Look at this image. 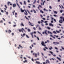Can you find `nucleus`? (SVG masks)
<instances>
[{
	"instance_id": "nucleus-1",
	"label": "nucleus",
	"mask_w": 64,
	"mask_h": 64,
	"mask_svg": "<svg viewBox=\"0 0 64 64\" xmlns=\"http://www.w3.org/2000/svg\"><path fill=\"white\" fill-rule=\"evenodd\" d=\"M19 31L20 32H22V33H24L23 32V31H25V30H24V29L23 28H22V30H19Z\"/></svg>"
},
{
	"instance_id": "nucleus-2",
	"label": "nucleus",
	"mask_w": 64,
	"mask_h": 64,
	"mask_svg": "<svg viewBox=\"0 0 64 64\" xmlns=\"http://www.w3.org/2000/svg\"><path fill=\"white\" fill-rule=\"evenodd\" d=\"M53 44L54 45H59L60 44V43L59 42H53Z\"/></svg>"
},
{
	"instance_id": "nucleus-3",
	"label": "nucleus",
	"mask_w": 64,
	"mask_h": 64,
	"mask_svg": "<svg viewBox=\"0 0 64 64\" xmlns=\"http://www.w3.org/2000/svg\"><path fill=\"white\" fill-rule=\"evenodd\" d=\"M46 64H50V61H49V60H46Z\"/></svg>"
},
{
	"instance_id": "nucleus-4",
	"label": "nucleus",
	"mask_w": 64,
	"mask_h": 64,
	"mask_svg": "<svg viewBox=\"0 0 64 64\" xmlns=\"http://www.w3.org/2000/svg\"><path fill=\"white\" fill-rule=\"evenodd\" d=\"M41 44L42 46L46 47V45L45 44V43L44 42H42L41 43Z\"/></svg>"
},
{
	"instance_id": "nucleus-5",
	"label": "nucleus",
	"mask_w": 64,
	"mask_h": 64,
	"mask_svg": "<svg viewBox=\"0 0 64 64\" xmlns=\"http://www.w3.org/2000/svg\"><path fill=\"white\" fill-rule=\"evenodd\" d=\"M47 30H46L45 31V32H43L42 33L43 34H45V33L46 35H48V34L47 33Z\"/></svg>"
},
{
	"instance_id": "nucleus-6",
	"label": "nucleus",
	"mask_w": 64,
	"mask_h": 64,
	"mask_svg": "<svg viewBox=\"0 0 64 64\" xmlns=\"http://www.w3.org/2000/svg\"><path fill=\"white\" fill-rule=\"evenodd\" d=\"M34 34V33H33V32H32L30 33V34L31 35H32V38H34V36H33V35Z\"/></svg>"
},
{
	"instance_id": "nucleus-7",
	"label": "nucleus",
	"mask_w": 64,
	"mask_h": 64,
	"mask_svg": "<svg viewBox=\"0 0 64 64\" xmlns=\"http://www.w3.org/2000/svg\"><path fill=\"white\" fill-rule=\"evenodd\" d=\"M24 11L26 13V12H24V15H26V16H27V15H28V13H27V11H26V10H24Z\"/></svg>"
},
{
	"instance_id": "nucleus-8",
	"label": "nucleus",
	"mask_w": 64,
	"mask_h": 64,
	"mask_svg": "<svg viewBox=\"0 0 64 64\" xmlns=\"http://www.w3.org/2000/svg\"><path fill=\"white\" fill-rule=\"evenodd\" d=\"M16 4H17L18 6V7H19V8H20V6H19V5L18 4V0H16Z\"/></svg>"
},
{
	"instance_id": "nucleus-9",
	"label": "nucleus",
	"mask_w": 64,
	"mask_h": 64,
	"mask_svg": "<svg viewBox=\"0 0 64 64\" xmlns=\"http://www.w3.org/2000/svg\"><path fill=\"white\" fill-rule=\"evenodd\" d=\"M17 6H16V4H13V8H15V7H16Z\"/></svg>"
},
{
	"instance_id": "nucleus-10",
	"label": "nucleus",
	"mask_w": 64,
	"mask_h": 64,
	"mask_svg": "<svg viewBox=\"0 0 64 64\" xmlns=\"http://www.w3.org/2000/svg\"><path fill=\"white\" fill-rule=\"evenodd\" d=\"M35 55V56L36 58H37V54H35V53H34L33 54V55Z\"/></svg>"
},
{
	"instance_id": "nucleus-11",
	"label": "nucleus",
	"mask_w": 64,
	"mask_h": 64,
	"mask_svg": "<svg viewBox=\"0 0 64 64\" xmlns=\"http://www.w3.org/2000/svg\"><path fill=\"white\" fill-rule=\"evenodd\" d=\"M46 3V2L45 1H44V2H43V4H42V3H41V4L42 6H43V5H44V3Z\"/></svg>"
},
{
	"instance_id": "nucleus-12",
	"label": "nucleus",
	"mask_w": 64,
	"mask_h": 64,
	"mask_svg": "<svg viewBox=\"0 0 64 64\" xmlns=\"http://www.w3.org/2000/svg\"><path fill=\"white\" fill-rule=\"evenodd\" d=\"M63 22V20H60L59 21V22L60 23H62Z\"/></svg>"
},
{
	"instance_id": "nucleus-13",
	"label": "nucleus",
	"mask_w": 64,
	"mask_h": 64,
	"mask_svg": "<svg viewBox=\"0 0 64 64\" xmlns=\"http://www.w3.org/2000/svg\"><path fill=\"white\" fill-rule=\"evenodd\" d=\"M29 23L30 25V26H34V25H32V24H31L30 22H29Z\"/></svg>"
},
{
	"instance_id": "nucleus-14",
	"label": "nucleus",
	"mask_w": 64,
	"mask_h": 64,
	"mask_svg": "<svg viewBox=\"0 0 64 64\" xmlns=\"http://www.w3.org/2000/svg\"><path fill=\"white\" fill-rule=\"evenodd\" d=\"M60 18L61 20H62L63 19V21L64 22V18H63V17L62 16H61L60 17Z\"/></svg>"
},
{
	"instance_id": "nucleus-15",
	"label": "nucleus",
	"mask_w": 64,
	"mask_h": 64,
	"mask_svg": "<svg viewBox=\"0 0 64 64\" xmlns=\"http://www.w3.org/2000/svg\"><path fill=\"white\" fill-rule=\"evenodd\" d=\"M49 25L50 26H52V27H53V26H54V25L53 24L51 23Z\"/></svg>"
},
{
	"instance_id": "nucleus-16",
	"label": "nucleus",
	"mask_w": 64,
	"mask_h": 64,
	"mask_svg": "<svg viewBox=\"0 0 64 64\" xmlns=\"http://www.w3.org/2000/svg\"><path fill=\"white\" fill-rule=\"evenodd\" d=\"M20 26H23V27H24V25L22 22L21 23V24H20Z\"/></svg>"
},
{
	"instance_id": "nucleus-17",
	"label": "nucleus",
	"mask_w": 64,
	"mask_h": 64,
	"mask_svg": "<svg viewBox=\"0 0 64 64\" xmlns=\"http://www.w3.org/2000/svg\"><path fill=\"white\" fill-rule=\"evenodd\" d=\"M57 59H58V60H59V61H61V58H59L57 57Z\"/></svg>"
},
{
	"instance_id": "nucleus-18",
	"label": "nucleus",
	"mask_w": 64,
	"mask_h": 64,
	"mask_svg": "<svg viewBox=\"0 0 64 64\" xmlns=\"http://www.w3.org/2000/svg\"><path fill=\"white\" fill-rule=\"evenodd\" d=\"M25 35H26V34H23V35L22 34L21 35V36H22V37H24V36H25Z\"/></svg>"
},
{
	"instance_id": "nucleus-19",
	"label": "nucleus",
	"mask_w": 64,
	"mask_h": 64,
	"mask_svg": "<svg viewBox=\"0 0 64 64\" xmlns=\"http://www.w3.org/2000/svg\"><path fill=\"white\" fill-rule=\"evenodd\" d=\"M36 63L37 64H40V62H36Z\"/></svg>"
},
{
	"instance_id": "nucleus-20",
	"label": "nucleus",
	"mask_w": 64,
	"mask_h": 64,
	"mask_svg": "<svg viewBox=\"0 0 64 64\" xmlns=\"http://www.w3.org/2000/svg\"><path fill=\"white\" fill-rule=\"evenodd\" d=\"M25 17L26 18V20H28L29 21V19L28 18H27V17H26V16H25Z\"/></svg>"
},
{
	"instance_id": "nucleus-21",
	"label": "nucleus",
	"mask_w": 64,
	"mask_h": 64,
	"mask_svg": "<svg viewBox=\"0 0 64 64\" xmlns=\"http://www.w3.org/2000/svg\"><path fill=\"white\" fill-rule=\"evenodd\" d=\"M12 32V31L11 30H9L8 31V33H9V34H10V33H11Z\"/></svg>"
},
{
	"instance_id": "nucleus-22",
	"label": "nucleus",
	"mask_w": 64,
	"mask_h": 64,
	"mask_svg": "<svg viewBox=\"0 0 64 64\" xmlns=\"http://www.w3.org/2000/svg\"><path fill=\"white\" fill-rule=\"evenodd\" d=\"M53 11L55 14H57L58 13L56 11H54V10H53Z\"/></svg>"
},
{
	"instance_id": "nucleus-23",
	"label": "nucleus",
	"mask_w": 64,
	"mask_h": 64,
	"mask_svg": "<svg viewBox=\"0 0 64 64\" xmlns=\"http://www.w3.org/2000/svg\"><path fill=\"white\" fill-rule=\"evenodd\" d=\"M21 11L23 13V12H24V10H22V9H21Z\"/></svg>"
},
{
	"instance_id": "nucleus-24",
	"label": "nucleus",
	"mask_w": 64,
	"mask_h": 64,
	"mask_svg": "<svg viewBox=\"0 0 64 64\" xmlns=\"http://www.w3.org/2000/svg\"><path fill=\"white\" fill-rule=\"evenodd\" d=\"M40 12H41V13H42V14H43L44 13V12H43V11L42 10H40Z\"/></svg>"
},
{
	"instance_id": "nucleus-25",
	"label": "nucleus",
	"mask_w": 64,
	"mask_h": 64,
	"mask_svg": "<svg viewBox=\"0 0 64 64\" xmlns=\"http://www.w3.org/2000/svg\"><path fill=\"white\" fill-rule=\"evenodd\" d=\"M40 60V59L39 58H37L36 59H35L34 60L35 61H37V60Z\"/></svg>"
},
{
	"instance_id": "nucleus-26",
	"label": "nucleus",
	"mask_w": 64,
	"mask_h": 64,
	"mask_svg": "<svg viewBox=\"0 0 64 64\" xmlns=\"http://www.w3.org/2000/svg\"><path fill=\"white\" fill-rule=\"evenodd\" d=\"M26 11H27V12H28L29 14H30V15H31V13H30V12H29V10H26Z\"/></svg>"
},
{
	"instance_id": "nucleus-27",
	"label": "nucleus",
	"mask_w": 64,
	"mask_h": 64,
	"mask_svg": "<svg viewBox=\"0 0 64 64\" xmlns=\"http://www.w3.org/2000/svg\"><path fill=\"white\" fill-rule=\"evenodd\" d=\"M19 46L22 49L23 48V47H22V46H21V45H19Z\"/></svg>"
},
{
	"instance_id": "nucleus-28",
	"label": "nucleus",
	"mask_w": 64,
	"mask_h": 64,
	"mask_svg": "<svg viewBox=\"0 0 64 64\" xmlns=\"http://www.w3.org/2000/svg\"><path fill=\"white\" fill-rule=\"evenodd\" d=\"M24 5H26V1L24 2Z\"/></svg>"
},
{
	"instance_id": "nucleus-29",
	"label": "nucleus",
	"mask_w": 64,
	"mask_h": 64,
	"mask_svg": "<svg viewBox=\"0 0 64 64\" xmlns=\"http://www.w3.org/2000/svg\"><path fill=\"white\" fill-rule=\"evenodd\" d=\"M54 17H58V15H54Z\"/></svg>"
},
{
	"instance_id": "nucleus-30",
	"label": "nucleus",
	"mask_w": 64,
	"mask_h": 64,
	"mask_svg": "<svg viewBox=\"0 0 64 64\" xmlns=\"http://www.w3.org/2000/svg\"><path fill=\"white\" fill-rule=\"evenodd\" d=\"M27 60H25V61L24 62V63H27Z\"/></svg>"
},
{
	"instance_id": "nucleus-31",
	"label": "nucleus",
	"mask_w": 64,
	"mask_h": 64,
	"mask_svg": "<svg viewBox=\"0 0 64 64\" xmlns=\"http://www.w3.org/2000/svg\"><path fill=\"white\" fill-rule=\"evenodd\" d=\"M52 49H53V48H52V47L51 46L50 47V48H49V49L50 50H52Z\"/></svg>"
},
{
	"instance_id": "nucleus-32",
	"label": "nucleus",
	"mask_w": 64,
	"mask_h": 64,
	"mask_svg": "<svg viewBox=\"0 0 64 64\" xmlns=\"http://www.w3.org/2000/svg\"><path fill=\"white\" fill-rule=\"evenodd\" d=\"M15 10H14V12H12L13 14L14 15V13H15Z\"/></svg>"
},
{
	"instance_id": "nucleus-33",
	"label": "nucleus",
	"mask_w": 64,
	"mask_h": 64,
	"mask_svg": "<svg viewBox=\"0 0 64 64\" xmlns=\"http://www.w3.org/2000/svg\"><path fill=\"white\" fill-rule=\"evenodd\" d=\"M33 11L34 12V13H36V11H35V10H33Z\"/></svg>"
},
{
	"instance_id": "nucleus-34",
	"label": "nucleus",
	"mask_w": 64,
	"mask_h": 64,
	"mask_svg": "<svg viewBox=\"0 0 64 64\" xmlns=\"http://www.w3.org/2000/svg\"><path fill=\"white\" fill-rule=\"evenodd\" d=\"M28 32H31V30H30L29 29H28Z\"/></svg>"
},
{
	"instance_id": "nucleus-35",
	"label": "nucleus",
	"mask_w": 64,
	"mask_h": 64,
	"mask_svg": "<svg viewBox=\"0 0 64 64\" xmlns=\"http://www.w3.org/2000/svg\"><path fill=\"white\" fill-rule=\"evenodd\" d=\"M50 52V53H51V54H52V55H53V52Z\"/></svg>"
},
{
	"instance_id": "nucleus-36",
	"label": "nucleus",
	"mask_w": 64,
	"mask_h": 64,
	"mask_svg": "<svg viewBox=\"0 0 64 64\" xmlns=\"http://www.w3.org/2000/svg\"><path fill=\"white\" fill-rule=\"evenodd\" d=\"M36 0H35L34 2L33 3V4H34L36 3Z\"/></svg>"
},
{
	"instance_id": "nucleus-37",
	"label": "nucleus",
	"mask_w": 64,
	"mask_h": 64,
	"mask_svg": "<svg viewBox=\"0 0 64 64\" xmlns=\"http://www.w3.org/2000/svg\"><path fill=\"white\" fill-rule=\"evenodd\" d=\"M10 2H8V6H9V4H10Z\"/></svg>"
},
{
	"instance_id": "nucleus-38",
	"label": "nucleus",
	"mask_w": 64,
	"mask_h": 64,
	"mask_svg": "<svg viewBox=\"0 0 64 64\" xmlns=\"http://www.w3.org/2000/svg\"><path fill=\"white\" fill-rule=\"evenodd\" d=\"M41 21L42 22H41L42 24H43V23L44 22V21L43 20H42Z\"/></svg>"
},
{
	"instance_id": "nucleus-39",
	"label": "nucleus",
	"mask_w": 64,
	"mask_h": 64,
	"mask_svg": "<svg viewBox=\"0 0 64 64\" xmlns=\"http://www.w3.org/2000/svg\"><path fill=\"white\" fill-rule=\"evenodd\" d=\"M26 37L27 38H29V36H28L27 35H26Z\"/></svg>"
},
{
	"instance_id": "nucleus-40",
	"label": "nucleus",
	"mask_w": 64,
	"mask_h": 64,
	"mask_svg": "<svg viewBox=\"0 0 64 64\" xmlns=\"http://www.w3.org/2000/svg\"><path fill=\"white\" fill-rule=\"evenodd\" d=\"M39 30H41V31H42V29H41V28H39Z\"/></svg>"
},
{
	"instance_id": "nucleus-41",
	"label": "nucleus",
	"mask_w": 64,
	"mask_h": 64,
	"mask_svg": "<svg viewBox=\"0 0 64 64\" xmlns=\"http://www.w3.org/2000/svg\"><path fill=\"white\" fill-rule=\"evenodd\" d=\"M37 39H38V41H39V40H40V39H39V38L37 37Z\"/></svg>"
},
{
	"instance_id": "nucleus-42",
	"label": "nucleus",
	"mask_w": 64,
	"mask_h": 64,
	"mask_svg": "<svg viewBox=\"0 0 64 64\" xmlns=\"http://www.w3.org/2000/svg\"><path fill=\"white\" fill-rule=\"evenodd\" d=\"M33 29L34 30H36V28H33Z\"/></svg>"
},
{
	"instance_id": "nucleus-43",
	"label": "nucleus",
	"mask_w": 64,
	"mask_h": 64,
	"mask_svg": "<svg viewBox=\"0 0 64 64\" xmlns=\"http://www.w3.org/2000/svg\"><path fill=\"white\" fill-rule=\"evenodd\" d=\"M53 33H54V34H57V33H56V32L55 31L53 32Z\"/></svg>"
},
{
	"instance_id": "nucleus-44",
	"label": "nucleus",
	"mask_w": 64,
	"mask_h": 64,
	"mask_svg": "<svg viewBox=\"0 0 64 64\" xmlns=\"http://www.w3.org/2000/svg\"><path fill=\"white\" fill-rule=\"evenodd\" d=\"M12 36H14V33H13L12 34Z\"/></svg>"
},
{
	"instance_id": "nucleus-45",
	"label": "nucleus",
	"mask_w": 64,
	"mask_h": 64,
	"mask_svg": "<svg viewBox=\"0 0 64 64\" xmlns=\"http://www.w3.org/2000/svg\"><path fill=\"white\" fill-rule=\"evenodd\" d=\"M32 61H33V62H34V59H33V58H32Z\"/></svg>"
},
{
	"instance_id": "nucleus-46",
	"label": "nucleus",
	"mask_w": 64,
	"mask_h": 64,
	"mask_svg": "<svg viewBox=\"0 0 64 64\" xmlns=\"http://www.w3.org/2000/svg\"><path fill=\"white\" fill-rule=\"evenodd\" d=\"M44 48L46 49H47V50H48V48H47V47H45Z\"/></svg>"
},
{
	"instance_id": "nucleus-47",
	"label": "nucleus",
	"mask_w": 64,
	"mask_h": 64,
	"mask_svg": "<svg viewBox=\"0 0 64 64\" xmlns=\"http://www.w3.org/2000/svg\"><path fill=\"white\" fill-rule=\"evenodd\" d=\"M2 19H3V20H4V21H6V20H5L4 19V18H2Z\"/></svg>"
},
{
	"instance_id": "nucleus-48",
	"label": "nucleus",
	"mask_w": 64,
	"mask_h": 64,
	"mask_svg": "<svg viewBox=\"0 0 64 64\" xmlns=\"http://www.w3.org/2000/svg\"><path fill=\"white\" fill-rule=\"evenodd\" d=\"M0 23H3V21L2 20L1 21H0Z\"/></svg>"
},
{
	"instance_id": "nucleus-49",
	"label": "nucleus",
	"mask_w": 64,
	"mask_h": 64,
	"mask_svg": "<svg viewBox=\"0 0 64 64\" xmlns=\"http://www.w3.org/2000/svg\"><path fill=\"white\" fill-rule=\"evenodd\" d=\"M62 49L63 50H64V48H63V46L62 47Z\"/></svg>"
},
{
	"instance_id": "nucleus-50",
	"label": "nucleus",
	"mask_w": 64,
	"mask_h": 64,
	"mask_svg": "<svg viewBox=\"0 0 64 64\" xmlns=\"http://www.w3.org/2000/svg\"><path fill=\"white\" fill-rule=\"evenodd\" d=\"M49 8H50V9H51L52 8L51 6H50V7H49Z\"/></svg>"
},
{
	"instance_id": "nucleus-51",
	"label": "nucleus",
	"mask_w": 64,
	"mask_h": 64,
	"mask_svg": "<svg viewBox=\"0 0 64 64\" xmlns=\"http://www.w3.org/2000/svg\"><path fill=\"white\" fill-rule=\"evenodd\" d=\"M53 55L54 56V57H56V55L55 54H53Z\"/></svg>"
},
{
	"instance_id": "nucleus-52",
	"label": "nucleus",
	"mask_w": 64,
	"mask_h": 64,
	"mask_svg": "<svg viewBox=\"0 0 64 64\" xmlns=\"http://www.w3.org/2000/svg\"><path fill=\"white\" fill-rule=\"evenodd\" d=\"M48 29H49V30H50V29H51V28H50L49 27H48Z\"/></svg>"
},
{
	"instance_id": "nucleus-53",
	"label": "nucleus",
	"mask_w": 64,
	"mask_h": 64,
	"mask_svg": "<svg viewBox=\"0 0 64 64\" xmlns=\"http://www.w3.org/2000/svg\"><path fill=\"white\" fill-rule=\"evenodd\" d=\"M1 12H2V13H4V11L3 10H2L1 11Z\"/></svg>"
},
{
	"instance_id": "nucleus-54",
	"label": "nucleus",
	"mask_w": 64,
	"mask_h": 64,
	"mask_svg": "<svg viewBox=\"0 0 64 64\" xmlns=\"http://www.w3.org/2000/svg\"><path fill=\"white\" fill-rule=\"evenodd\" d=\"M44 58L46 59H47L48 57L47 56H44Z\"/></svg>"
},
{
	"instance_id": "nucleus-55",
	"label": "nucleus",
	"mask_w": 64,
	"mask_h": 64,
	"mask_svg": "<svg viewBox=\"0 0 64 64\" xmlns=\"http://www.w3.org/2000/svg\"><path fill=\"white\" fill-rule=\"evenodd\" d=\"M28 8H31V7L30 6H28Z\"/></svg>"
},
{
	"instance_id": "nucleus-56",
	"label": "nucleus",
	"mask_w": 64,
	"mask_h": 64,
	"mask_svg": "<svg viewBox=\"0 0 64 64\" xmlns=\"http://www.w3.org/2000/svg\"><path fill=\"white\" fill-rule=\"evenodd\" d=\"M56 32L58 33H60V32H59V31H56Z\"/></svg>"
},
{
	"instance_id": "nucleus-57",
	"label": "nucleus",
	"mask_w": 64,
	"mask_h": 64,
	"mask_svg": "<svg viewBox=\"0 0 64 64\" xmlns=\"http://www.w3.org/2000/svg\"><path fill=\"white\" fill-rule=\"evenodd\" d=\"M58 2H60V0H58Z\"/></svg>"
},
{
	"instance_id": "nucleus-58",
	"label": "nucleus",
	"mask_w": 64,
	"mask_h": 64,
	"mask_svg": "<svg viewBox=\"0 0 64 64\" xmlns=\"http://www.w3.org/2000/svg\"><path fill=\"white\" fill-rule=\"evenodd\" d=\"M39 6L40 7H41V8H42V6H41V5H39Z\"/></svg>"
},
{
	"instance_id": "nucleus-59",
	"label": "nucleus",
	"mask_w": 64,
	"mask_h": 64,
	"mask_svg": "<svg viewBox=\"0 0 64 64\" xmlns=\"http://www.w3.org/2000/svg\"><path fill=\"white\" fill-rule=\"evenodd\" d=\"M50 40H53V39L52 38H50Z\"/></svg>"
},
{
	"instance_id": "nucleus-60",
	"label": "nucleus",
	"mask_w": 64,
	"mask_h": 64,
	"mask_svg": "<svg viewBox=\"0 0 64 64\" xmlns=\"http://www.w3.org/2000/svg\"><path fill=\"white\" fill-rule=\"evenodd\" d=\"M38 55L39 56V55H40V54L39 52L38 53Z\"/></svg>"
},
{
	"instance_id": "nucleus-61",
	"label": "nucleus",
	"mask_w": 64,
	"mask_h": 64,
	"mask_svg": "<svg viewBox=\"0 0 64 64\" xmlns=\"http://www.w3.org/2000/svg\"><path fill=\"white\" fill-rule=\"evenodd\" d=\"M28 3H30V0H28Z\"/></svg>"
},
{
	"instance_id": "nucleus-62",
	"label": "nucleus",
	"mask_w": 64,
	"mask_h": 64,
	"mask_svg": "<svg viewBox=\"0 0 64 64\" xmlns=\"http://www.w3.org/2000/svg\"><path fill=\"white\" fill-rule=\"evenodd\" d=\"M40 16H41V18H43V16H42V15H40Z\"/></svg>"
},
{
	"instance_id": "nucleus-63",
	"label": "nucleus",
	"mask_w": 64,
	"mask_h": 64,
	"mask_svg": "<svg viewBox=\"0 0 64 64\" xmlns=\"http://www.w3.org/2000/svg\"><path fill=\"white\" fill-rule=\"evenodd\" d=\"M15 15H17V13L16 12L15 14Z\"/></svg>"
},
{
	"instance_id": "nucleus-64",
	"label": "nucleus",
	"mask_w": 64,
	"mask_h": 64,
	"mask_svg": "<svg viewBox=\"0 0 64 64\" xmlns=\"http://www.w3.org/2000/svg\"><path fill=\"white\" fill-rule=\"evenodd\" d=\"M38 24H40L41 22H38Z\"/></svg>"
}]
</instances>
